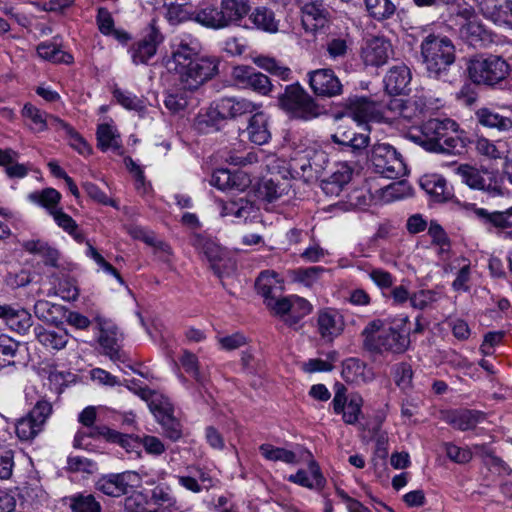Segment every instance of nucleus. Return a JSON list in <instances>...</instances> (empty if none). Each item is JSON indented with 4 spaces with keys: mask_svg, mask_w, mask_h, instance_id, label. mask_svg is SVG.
<instances>
[{
    "mask_svg": "<svg viewBox=\"0 0 512 512\" xmlns=\"http://www.w3.org/2000/svg\"><path fill=\"white\" fill-rule=\"evenodd\" d=\"M113 97L121 106L128 110H133L139 115H143L146 112L145 101L129 91L116 88L113 91Z\"/></svg>",
    "mask_w": 512,
    "mask_h": 512,
    "instance_id": "obj_52",
    "label": "nucleus"
},
{
    "mask_svg": "<svg viewBox=\"0 0 512 512\" xmlns=\"http://www.w3.org/2000/svg\"><path fill=\"white\" fill-rule=\"evenodd\" d=\"M278 105L296 119L311 120L323 113V107L299 83L285 87L278 96Z\"/></svg>",
    "mask_w": 512,
    "mask_h": 512,
    "instance_id": "obj_6",
    "label": "nucleus"
},
{
    "mask_svg": "<svg viewBox=\"0 0 512 512\" xmlns=\"http://www.w3.org/2000/svg\"><path fill=\"white\" fill-rule=\"evenodd\" d=\"M220 109V100L215 106H210L204 113H200L197 117V127L199 130L208 128L218 129L220 122L226 120Z\"/></svg>",
    "mask_w": 512,
    "mask_h": 512,
    "instance_id": "obj_53",
    "label": "nucleus"
},
{
    "mask_svg": "<svg viewBox=\"0 0 512 512\" xmlns=\"http://www.w3.org/2000/svg\"><path fill=\"white\" fill-rule=\"evenodd\" d=\"M341 375L348 383H366L373 378L372 372L358 358L346 359L342 364Z\"/></svg>",
    "mask_w": 512,
    "mask_h": 512,
    "instance_id": "obj_33",
    "label": "nucleus"
},
{
    "mask_svg": "<svg viewBox=\"0 0 512 512\" xmlns=\"http://www.w3.org/2000/svg\"><path fill=\"white\" fill-rule=\"evenodd\" d=\"M460 25V35L469 41L471 44H474L480 40H482V35L485 32L483 26L475 19L469 23H459Z\"/></svg>",
    "mask_w": 512,
    "mask_h": 512,
    "instance_id": "obj_63",
    "label": "nucleus"
},
{
    "mask_svg": "<svg viewBox=\"0 0 512 512\" xmlns=\"http://www.w3.org/2000/svg\"><path fill=\"white\" fill-rule=\"evenodd\" d=\"M474 213L484 225L499 229L512 228V207L505 211H488L484 208H474Z\"/></svg>",
    "mask_w": 512,
    "mask_h": 512,
    "instance_id": "obj_36",
    "label": "nucleus"
},
{
    "mask_svg": "<svg viewBox=\"0 0 512 512\" xmlns=\"http://www.w3.org/2000/svg\"><path fill=\"white\" fill-rule=\"evenodd\" d=\"M22 114L31 121V129L43 132L48 128V115L30 103L24 105Z\"/></svg>",
    "mask_w": 512,
    "mask_h": 512,
    "instance_id": "obj_57",
    "label": "nucleus"
},
{
    "mask_svg": "<svg viewBox=\"0 0 512 512\" xmlns=\"http://www.w3.org/2000/svg\"><path fill=\"white\" fill-rule=\"evenodd\" d=\"M245 133L249 141L256 145H264L270 140L269 118L261 109L250 116Z\"/></svg>",
    "mask_w": 512,
    "mask_h": 512,
    "instance_id": "obj_25",
    "label": "nucleus"
},
{
    "mask_svg": "<svg viewBox=\"0 0 512 512\" xmlns=\"http://www.w3.org/2000/svg\"><path fill=\"white\" fill-rule=\"evenodd\" d=\"M51 125L57 130H63L69 140L70 146L77 150L78 153L84 156H88L92 152L91 146L86 140L68 123L55 117H49Z\"/></svg>",
    "mask_w": 512,
    "mask_h": 512,
    "instance_id": "obj_37",
    "label": "nucleus"
},
{
    "mask_svg": "<svg viewBox=\"0 0 512 512\" xmlns=\"http://www.w3.org/2000/svg\"><path fill=\"white\" fill-rule=\"evenodd\" d=\"M477 122L488 129L499 133L512 131V118L497 111L495 108L482 107L475 112Z\"/></svg>",
    "mask_w": 512,
    "mask_h": 512,
    "instance_id": "obj_22",
    "label": "nucleus"
},
{
    "mask_svg": "<svg viewBox=\"0 0 512 512\" xmlns=\"http://www.w3.org/2000/svg\"><path fill=\"white\" fill-rule=\"evenodd\" d=\"M289 183L287 181H276L273 178L263 179L258 186V197L273 203L288 193Z\"/></svg>",
    "mask_w": 512,
    "mask_h": 512,
    "instance_id": "obj_42",
    "label": "nucleus"
},
{
    "mask_svg": "<svg viewBox=\"0 0 512 512\" xmlns=\"http://www.w3.org/2000/svg\"><path fill=\"white\" fill-rule=\"evenodd\" d=\"M138 478V474L132 471L108 474L96 482V489L110 497L128 495Z\"/></svg>",
    "mask_w": 512,
    "mask_h": 512,
    "instance_id": "obj_13",
    "label": "nucleus"
},
{
    "mask_svg": "<svg viewBox=\"0 0 512 512\" xmlns=\"http://www.w3.org/2000/svg\"><path fill=\"white\" fill-rule=\"evenodd\" d=\"M210 183L223 191H244L249 187L251 180L244 172L231 173L227 169H218L212 174Z\"/></svg>",
    "mask_w": 512,
    "mask_h": 512,
    "instance_id": "obj_23",
    "label": "nucleus"
},
{
    "mask_svg": "<svg viewBox=\"0 0 512 512\" xmlns=\"http://www.w3.org/2000/svg\"><path fill=\"white\" fill-rule=\"evenodd\" d=\"M201 44L190 34H183L172 46L168 61L170 69L178 75L183 90L192 93L218 73V61L214 57L200 56Z\"/></svg>",
    "mask_w": 512,
    "mask_h": 512,
    "instance_id": "obj_1",
    "label": "nucleus"
},
{
    "mask_svg": "<svg viewBox=\"0 0 512 512\" xmlns=\"http://www.w3.org/2000/svg\"><path fill=\"white\" fill-rule=\"evenodd\" d=\"M97 147L102 151L112 149L118 151L121 145L120 134L117 129L110 124H100L97 127Z\"/></svg>",
    "mask_w": 512,
    "mask_h": 512,
    "instance_id": "obj_43",
    "label": "nucleus"
},
{
    "mask_svg": "<svg viewBox=\"0 0 512 512\" xmlns=\"http://www.w3.org/2000/svg\"><path fill=\"white\" fill-rule=\"evenodd\" d=\"M362 337L364 348L373 353L400 354L405 352L410 344L408 334L387 326L381 319L370 321L363 329Z\"/></svg>",
    "mask_w": 512,
    "mask_h": 512,
    "instance_id": "obj_3",
    "label": "nucleus"
},
{
    "mask_svg": "<svg viewBox=\"0 0 512 512\" xmlns=\"http://www.w3.org/2000/svg\"><path fill=\"white\" fill-rule=\"evenodd\" d=\"M98 342L102 348L103 354L108 356L113 362L124 363L127 359L126 354L119 345L118 329L114 325L104 326L100 324V333Z\"/></svg>",
    "mask_w": 512,
    "mask_h": 512,
    "instance_id": "obj_20",
    "label": "nucleus"
},
{
    "mask_svg": "<svg viewBox=\"0 0 512 512\" xmlns=\"http://www.w3.org/2000/svg\"><path fill=\"white\" fill-rule=\"evenodd\" d=\"M258 207L253 201L246 198H238L236 200H228L222 202V216H233L238 219L246 221L249 218H254L258 212Z\"/></svg>",
    "mask_w": 512,
    "mask_h": 512,
    "instance_id": "obj_32",
    "label": "nucleus"
},
{
    "mask_svg": "<svg viewBox=\"0 0 512 512\" xmlns=\"http://www.w3.org/2000/svg\"><path fill=\"white\" fill-rule=\"evenodd\" d=\"M195 20L208 28L221 29L228 27V21L220 7L208 5L197 11Z\"/></svg>",
    "mask_w": 512,
    "mask_h": 512,
    "instance_id": "obj_39",
    "label": "nucleus"
},
{
    "mask_svg": "<svg viewBox=\"0 0 512 512\" xmlns=\"http://www.w3.org/2000/svg\"><path fill=\"white\" fill-rule=\"evenodd\" d=\"M188 92L181 86L179 89L169 92L164 100L165 107L172 113L183 111L189 103Z\"/></svg>",
    "mask_w": 512,
    "mask_h": 512,
    "instance_id": "obj_60",
    "label": "nucleus"
},
{
    "mask_svg": "<svg viewBox=\"0 0 512 512\" xmlns=\"http://www.w3.org/2000/svg\"><path fill=\"white\" fill-rule=\"evenodd\" d=\"M334 361L335 353H331L328 355V360H322L319 358L309 359L308 361L301 364V369L309 374L316 372H329L334 368Z\"/></svg>",
    "mask_w": 512,
    "mask_h": 512,
    "instance_id": "obj_62",
    "label": "nucleus"
},
{
    "mask_svg": "<svg viewBox=\"0 0 512 512\" xmlns=\"http://www.w3.org/2000/svg\"><path fill=\"white\" fill-rule=\"evenodd\" d=\"M422 62L429 77L440 79L447 75L455 62V46L446 36L430 34L420 45Z\"/></svg>",
    "mask_w": 512,
    "mask_h": 512,
    "instance_id": "obj_4",
    "label": "nucleus"
},
{
    "mask_svg": "<svg viewBox=\"0 0 512 512\" xmlns=\"http://www.w3.org/2000/svg\"><path fill=\"white\" fill-rule=\"evenodd\" d=\"M190 241L192 246L205 256L214 273L218 277H222L224 267H226L224 250L211 238L203 234H194Z\"/></svg>",
    "mask_w": 512,
    "mask_h": 512,
    "instance_id": "obj_12",
    "label": "nucleus"
},
{
    "mask_svg": "<svg viewBox=\"0 0 512 512\" xmlns=\"http://www.w3.org/2000/svg\"><path fill=\"white\" fill-rule=\"evenodd\" d=\"M260 453L264 458L270 461H282L287 464L297 463L296 454L293 451L281 447H275L271 444H262L259 447Z\"/></svg>",
    "mask_w": 512,
    "mask_h": 512,
    "instance_id": "obj_55",
    "label": "nucleus"
},
{
    "mask_svg": "<svg viewBox=\"0 0 512 512\" xmlns=\"http://www.w3.org/2000/svg\"><path fill=\"white\" fill-rule=\"evenodd\" d=\"M34 314L39 320L57 326L62 323L66 310L62 305L41 299L34 304Z\"/></svg>",
    "mask_w": 512,
    "mask_h": 512,
    "instance_id": "obj_34",
    "label": "nucleus"
},
{
    "mask_svg": "<svg viewBox=\"0 0 512 512\" xmlns=\"http://www.w3.org/2000/svg\"><path fill=\"white\" fill-rule=\"evenodd\" d=\"M164 35L155 19H152L142 31L141 38L135 41L129 48L132 62L135 65H147L153 58L158 47L163 43Z\"/></svg>",
    "mask_w": 512,
    "mask_h": 512,
    "instance_id": "obj_9",
    "label": "nucleus"
},
{
    "mask_svg": "<svg viewBox=\"0 0 512 512\" xmlns=\"http://www.w3.org/2000/svg\"><path fill=\"white\" fill-rule=\"evenodd\" d=\"M249 21L257 29L274 33L278 30V21L275 19L273 11L266 7H257L249 15Z\"/></svg>",
    "mask_w": 512,
    "mask_h": 512,
    "instance_id": "obj_47",
    "label": "nucleus"
},
{
    "mask_svg": "<svg viewBox=\"0 0 512 512\" xmlns=\"http://www.w3.org/2000/svg\"><path fill=\"white\" fill-rule=\"evenodd\" d=\"M369 15L377 21L390 19L396 12L395 4L390 0H364Z\"/></svg>",
    "mask_w": 512,
    "mask_h": 512,
    "instance_id": "obj_49",
    "label": "nucleus"
},
{
    "mask_svg": "<svg viewBox=\"0 0 512 512\" xmlns=\"http://www.w3.org/2000/svg\"><path fill=\"white\" fill-rule=\"evenodd\" d=\"M38 55L45 60L53 63L71 64L73 56L65 51H62L54 43H41L37 47Z\"/></svg>",
    "mask_w": 512,
    "mask_h": 512,
    "instance_id": "obj_51",
    "label": "nucleus"
},
{
    "mask_svg": "<svg viewBox=\"0 0 512 512\" xmlns=\"http://www.w3.org/2000/svg\"><path fill=\"white\" fill-rule=\"evenodd\" d=\"M22 247L25 251L40 256L45 265L58 267L59 252L46 241L40 239L27 240L22 244Z\"/></svg>",
    "mask_w": 512,
    "mask_h": 512,
    "instance_id": "obj_38",
    "label": "nucleus"
},
{
    "mask_svg": "<svg viewBox=\"0 0 512 512\" xmlns=\"http://www.w3.org/2000/svg\"><path fill=\"white\" fill-rule=\"evenodd\" d=\"M253 61L259 68L279 77L281 80L287 81L291 78V69L274 58L260 55L255 57Z\"/></svg>",
    "mask_w": 512,
    "mask_h": 512,
    "instance_id": "obj_50",
    "label": "nucleus"
},
{
    "mask_svg": "<svg viewBox=\"0 0 512 512\" xmlns=\"http://www.w3.org/2000/svg\"><path fill=\"white\" fill-rule=\"evenodd\" d=\"M412 194V188L406 181L391 183L382 189V199L385 202H392L408 197Z\"/></svg>",
    "mask_w": 512,
    "mask_h": 512,
    "instance_id": "obj_59",
    "label": "nucleus"
},
{
    "mask_svg": "<svg viewBox=\"0 0 512 512\" xmlns=\"http://www.w3.org/2000/svg\"><path fill=\"white\" fill-rule=\"evenodd\" d=\"M135 393L144 400L151 413L159 416H173L175 407L170 398L158 391L150 390L147 387H139Z\"/></svg>",
    "mask_w": 512,
    "mask_h": 512,
    "instance_id": "obj_24",
    "label": "nucleus"
},
{
    "mask_svg": "<svg viewBox=\"0 0 512 512\" xmlns=\"http://www.w3.org/2000/svg\"><path fill=\"white\" fill-rule=\"evenodd\" d=\"M220 6L229 26L238 23L250 9L249 0H222Z\"/></svg>",
    "mask_w": 512,
    "mask_h": 512,
    "instance_id": "obj_48",
    "label": "nucleus"
},
{
    "mask_svg": "<svg viewBox=\"0 0 512 512\" xmlns=\"http://www.w3.org/2000/svg\"><path fill=\"white\" fill-rule=\"evenodd\" d=\"M353 169L346 163L341 162L336 165L333 173L327 178L322 180L321 188L326 195L338 196L352 179Z\"/></svg>",
    "mask_w": 512,
    "mask_h": 512,
    "instance_id": "obj_28",
    "label": "nucleus"
},
{
    "mask_svg": "<svg viewBox=\"0 0 512 512\" xmlns=\"http://www.w3.org/2000/svg\"><path fill=\"white\" fill-rule=\"evenodd\" d=\"M467 71L474 83L492 86L507 77L509 65L500 56H477L469 61Z\"/></svg>",
    "mask_w": 512,
    "mask_h": 512,
    "instance_id": "obj_7",
    "label": "nucleus"
},
{
    "mask_svg": "<svg viewBox=\"0 0 512 512\" xmlns=\"http://www.w3.org/2000/svg\"><path fill=\"white\" fill-rule=\"evenodd\" d=\"M347 389L343 384L335 385L333 398V409L336 414L343 413V416H359L363 406V398L358 393L346 394Z\"/></svg>",
    "mask_w": 512,
    "mask_h": 512,
    "instance_id": "obj_17",
    "label": "nucleus"
},
{
    "mask_svg": "<svg viewBox=\"0 0 512 512\" xmlns=\"http://www.w3.org/2000/svg\"><path fill=\"white\" fill-rule=\"evenodd\" d=\"M309 471L312 475V480L309 479L305 470H298L296 474L290 475L288 480L307 488H322L325 484V478L321 474L320 468L315 461L309 464Z\"/></svg>",
    "mask_w": 512,
    "mask_h": 512,
    "instance_id": "obj_44",
    "label": "nucleus"
},
{
    "mask_svg": "<svg viewBox=\"0 0 512 512\" xmlns=\"http://www.w3.org/2000/svg\"><path fill=\"white\" fill-rule=\"evenodd\" d=\"M482 11L496 25L512 28V0H483Z\"/></svg>",
    "mask_w": 512,
    "mask_h": 512,
    "instance_id": "obj_21",
    "label": "nucleus"
},
{
    "mask_svg": "<svg viewBox=\"0 0 512 512\" xmlns=\"http://www.w3.org/2000/svg\"><path fill=\"white\" fill-rule=\"evenodd\" d=\"M20 343L7 335H0V367L14 365Z\"/></svg>",
    "mask_w": 512,
    "mask_h": 512,
    "instance_id": "obj_56",
    "label": "nucleus"
},
{
    "mask_svg": "<svg viewBox=\"0 0 512 512\" xmlns=\"http://www.w3.org/2000/svg\"><path fill=\"white\" fill-rule=\"evenodd\" d=\"M368 157L374 171L383 177L395 179L407 173L401 154L389 143H375Z\"/></svg>",
    "mask_w": 512,
    "mask_h": 512,
    "instance_id": "obj_8",
    "label": "nucleus"
},
{
    "mask_svg": "<svg viewBox=\"0 0 512 512\" xmlns=\"http://www.w3.org/2000/svg\"><path fill=\"white\" fill-rule=\"evenodd\" d=\"M348 107L353 115V119L358 122L383 119V112L381 113L379 105L367 97L349 99Z\"/></svg>",
    "mask_w": 512,
    "mask_h": 512,
    "instance_id": "obj_30",
    "label": "nucleus"
},
{
    "mask_svg": "<svg viewBox=\"0 0 512 512\" xmlns=\"http://www.w3.org/2000/svg\"><path fill=\"white\" fill-rule=\"evenodd\" d=\"M423 188L428 194L433 196L439 202H445L451 199L452 191L447 181L440 175H431L422 183Z\"/></svg>",
    "mask_w": 512,
    "mask_h": 512,
    "instance_id": "obj_46",
    "label": "nucleus"
},
{
    "mask_svg": "<svg viewBox=\"0 0 512 512\" xmlns=\"http://www.w3.org/2000/svg\"><path fill=\"white\" fill-rule=\"evenodd\" d=\"M302 25L307 32L315 33L325 28L331 20V12L324 2L301 7Z\"/></svg>",
    "mask_w": 512,
    "mask_h": 512,
    "instance_id": "obj_18",
    "label": "nucleus"
},
{
    "mask_svg": "<svg viewBox=\"0 0 512 512\" xmlns=\"http://www.w3.org/2000/svg\"><path fill=\"white\" fill-rule=\"evenodd\" d=\"M369 278L373 281V283L379 287L381 290H387L392 288L395 278L393 275L382 269V268H371L368 271Z\"/></svg>",
    "mask_w": 512,
    "mask_h": 512,
    "instance_id": "obj_64",
    "label": "nucleus"
},
{
    "mask_svg": "<svg viewBox=\"0 0 512 512\" xmlns=\"http://www.w3.org/2000/svg\"><path fill=\"white\" fill-rule=\"evenodd\" d=\"M455 172L460 177L461 181L472 189L484 190L493 195H499L501 193L500 188L492 184L490 176H488L489 182H487L484 177V175H488L487 172H481L476 167L469 164L457 166Z\"/></svg>",
    "mask_w": 512,
    "mask_h": 512,
    "instance_id": "obj_16",
    "label": "nucleus"
},
{
    "mask_svg": "<svg viewBox=\"0 0 512 512\" xmlns=\"http://www.w3.org/2000/svg\"><path fill=\"white\" fill-rule=\"evenodd\" d=\"M312 311V305L304 298L291 296L290 320H286L289 325L296 324L300 319Z\"/></svg>",
    "mask_w": 512,
    "mask_h": 512,
    "instance_id": "obj_61",
    "label": "nucleus"
},
{
    "mask_svg": "<svg viewBox=\"0 0 512 512\" xmlns=\"http://www.w3.org/2000/svg\"><path fill=\"white\" fill-rule=\"evenodd\" d=\"M0 318L11 330L19 334H25L32 326V317L28 311L8 304H0Z\"/></svg>",
    "mask_w": 512,
    "mask_h": 512,
    "instance_id": "obj_27",
    "label": "nucleus"
},
{
    "mask_svg": "<svg viewBox=\"0 0 512 512\" xmlns=\"http://www.w3.org/2000/svg\"><path fill=\"white\" fill-rule=\"evenodd\" d=\"M28 198L32 202L49 209L51 212L52 210H56L55 207L61 199V194L53 188H46L41 192H33L29 194Z\"/></svg>",
    "mask_w": 512,
    "mask_h": 512,
    "instance_id": "obj_58",
    "label": "nucleus"
},
{
    "mask_svg": "<svg viewBox=\"0 0 512 512\" xmlns=\"http://www.w3.org/2000/svg\"><path fill=\"white\" fill-rule=\"evenodd\" d=\"M46 424V418H19L14 424L15 433L22 442L32 441L41 433Z\"/></svg>",
    "mask_w": 512,
    "mask_h": 512,
    "instance_id": "obj_40",
    "label": "nucleus"
},
{
    "mask_svg": "<svg viewBox=\"0 0 512 512\" xmlns=\"http://www.w3.org/2000/svg\"><path fill=\"white\" fill-rule=\"evenodd\" d=\"M233 78L243 88H248L254 92L266 96L272 91V83L268 76L256 71L250 66H237L232 72Z\"/></svg>",
    "mask_w": 512,
    "mask_h": 512,
    "instance_id": "obj_14",
    "label": "nucleus"
},
{
    "mask_svg": "<svg viewBox=\"0 0 512 512\" xmlns=\"http://www.w3.org/2000/svg\"><path fill=\"white\" fill-rule=\"evenodd\" d=\"M129 234L134 238L143 241L147 245L153 247L155 250L165 252L166 254L171 253L170 246L157 238L154 232L145 230L142 227H132L129 230Z\"/></svg>",
    "mask_w": 512,
    "mask_h": 512,
    "instance_id": "obj_54",
    "label": "nucleus"
},
{
    "mask_svg": "<svg viewBox=\"0 0 512 512\" xmlns=\"http://www.w3.org/2000/svg\"><path fill=\"white\" fill-rule=\"evenodd\" d=\"M352 40L348 34L330 35L325 43L328 57L337 61L344 59L351 50Z\"/></svg>",
    "mask_w": 512,
    "mask_h": 512,
    "instance_id": "obj_41",
    "label": "nucleus"
},
{
    "mask_svg": "<svg viewBox=\"0 0 512 512\" xmlns=\"http://www.w3.org/2000/svg\"><path fill=\"white\" fill-rule=\"evenodd\" d=\"M34 334L39 343L51 350H61L65 348L69 339L68 332L58 326L54 329H46L38 325L34 328Z\"/></svg>",
    "mask_w": 512,
    "mask_h": 512,
    "instance_id": "obj_31",
    "label": "nucleus"
},
{
    "mask_svg": "<svg viewBox=\"0 0 512 512\" xmlns=\"http://www.w3.org/2000/svg\"><path fill=\"white\" fill-rule=\"evenodd\" d=\"M220 109L227 119H236L244 115H252L261 109V105L242 97H223L220 99Z\"/></svg>",
    "mask_w": 512,
    "mask_h": 512,
    "instance_id": "obj_29",
    "label": "nucleus"
},
{
    "mask_svg": "<svg viewBox=\"0 0 512 512\" xmlns=\"http://www.w3.org/2000/svg\"><path fill=\"white\" fill-rule=\"evenodd\" d=\"M72 512H102V506L94 495L77 493L66 498Z\"/></svg>",
    "mask_w": 512,
    "mask_h": 512,
    "instance_id": "obj_45",
    "label": "nucleus"
},
{
    "mask_svg": "<svg viewBox=\"0 0 512 512\" xmlns=\"http://www.w3.org/2000/svg\"><path fill=\"white\" fill-rule=\"evenodd\" d=\"M81 421L92 430L87 435L92 438L104 437L110 442L117 443L123 447L128 453H137L140 455L141 438L133 434L120 433L106 426L96 425V418H81Z\"/></svg>",
    "mask_w": 512,
    "mask_h": 512,
    "instance_id": "obj_10",
    "label": "nucleus"
},
{
    "mask_svg": "<svg viewBox=\"0 0 512 512\" xmlns=\"http://www.w3.org/2000/svg\"><path fill=\"white\" fill-rule=\"evenodd\" d=\"M392 53V45L388 40L374 37L363 48L362 58L366 65L378 67L386 64Z\"/></svg>",
    "mask_w": 512,
    "mask_h": 512,
    "instance_id": "obj_19",
    "label": "nucleus"
},
{
    "mask_svg": "<svg viewBox=\"0 0 512 512\" xmlns=\"http://www.w3.org/2000/svg\"><path fill=\"white\" fill-rule=\"evenodd\" d=\"M255 287L257 292L264 298V303L268 298L274 297L282 289L281 279L275 271H262L256 279Z\"/></svg>",
    "mask_w": 512,
    "mask_h": 512,
    "instance_id": "obj_35",
    "label": "nucleus"
},
{
    "mask_svg": "<svg viewBox=\"0 0 512 512\" xmlns=\"http://www.w3.org/2000/svg\"><path fill=\"white\" fill-rule=\"evenodd\" d=\"M408 137L431 152L462 154L466 148V141L459 133V125L449 118L429 119L416 133L410 132Z\"/></svg>",
    "mask_w": 512,
    "mask_h": 512,
    "instance_id": "obj_2",
    "label": "nucleus"
},
{
    "mask_svg": "<svg viewBox=\"0 0 512 512\" xmlns=\"http://www.w3.org/2000/svg\"><path fill=\"white\" fill-rule=\"evenodd\" d=\"M308 83L313 93L320 97H335L343 92V85L331 68H321L308 72Z\"/></svg>",
    "mask_w": 512,
    "mask_h": 512,
    "instance_id": "obj_11",
    "label": "nucleus"
},
{
    "mask_svg": "<svg viewBox=\"0 0 512 512\" xmlns=\"http://www.w3.org/2000/svg\"><path fill=\"white\" fill-rule=\"evenodd\" d=\"M412 75L404 63L392 66L384 77L385 89L389 94H401L408 90Z\"/></svg>",
    "mask_w": 512,
    "mask_h": 512,
    "instance_id": "obj_26",
    "label": "nucleus"
},
{
    "mask_svg": "<svg viewBox=\"0 0 512 512\" xmlns=\"http://www.w3.org/2000/svg\"><path fill=\"white\" fill-rule=\"evenodd\" d=\"M433 109L432 102L424 95L410 98H393L383 111V120L397 126L419 121Z\"/></svg>",
    "mask_w": 512,
    "mask_h": 512,
    "instance_id": "obj_5",
    "label": "nucleus"
},
{
    "mask_svg": "<svg viewBox=\"0 0 512 512\" xmlns=\"http://www.w3.org/2000/svg\"><path fill=\"white\" fill-rule=\"evenodd\" d=\"M344 330L342 315L335 309L326 308L318 312L317 331L325 341H333Z\"/></svg>",
    "mask_w": 512,
    "mask_h": 512,
    "instance_id": "obj_15",
    "label": "nucleus"
}]
</instances>
